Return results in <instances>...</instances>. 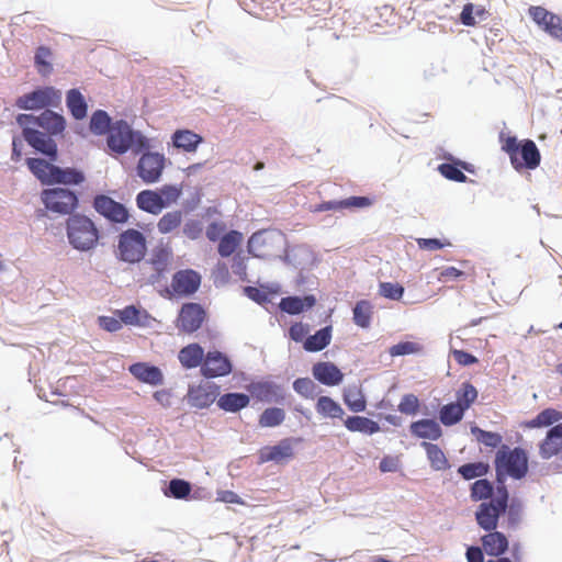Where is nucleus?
I'll list each match as a JSON object with an SVG mask.
<instances>
[{
	"label": "nucleus",
	"instance_id": "nucleus-27",
	"mask_svg": "<svg viewBox=\"0 0 562 562\" xmlns=\"http://www.w3.org/2000/svg\"><path fill=\"white\" fill-rule=\"evenodd\" d=\"M315 303L316 300L313 295H306L304 297L286 296L281 300L279 306L281 311L291 315H296L306 308L313 307Z\"/></svg>",
	"mask_w": 562,
	"mask_h": 562
},
{
	"label": "nucleus",
	"instance_id": "nucleus-45",
	"mask_svg": "<svg viewBox=\"0 0 562 562\" xmlns=\"http://www.w3.org/2000/svg\"><path fill=\"white\" fill-rule=\"evenodd\" d=\"M471 498L474 502L486 501L494 497V487L486 479H480L471 485Z\"/></svg>",
	"mask_w": 562,
	"mask_h": 562
},
{
	"label": "nucleus",
	"instance_id": "nucleus-41",
	"mask_svg": "<svg viewBox=\"0 0 562 562\" xmlns=\"http://www.w3.org/2000/svg\"><path fill=\"white\" fill-rule=\"evenodd\" d=\"M85 180V176L81 171L66 168L61 169L56 167L54 169V177L52 183H64V184H79Z\"/></svg>",
	"mask_w": 562,
	"mask_h": 562
},
{
	"label": "nucleus",
	"instance_id": "nucleus-17",
	"mask_svg": "<svg viewBox=\"0 0 562 562\" xmlns=\"http://www.w3.org/2000/svg\"><path fill=\"white\" fill-rule=\"evenodd\" d=\"M23 137L34 149L48 156L52 160L56 159L57 145L48 135L34 128H24Z\"/></svg>",
	"mask_w": 562,
	"mask_h": 562
},
{
	"label": "nucleus",
	"instance_id": "nucleus-48",
	"mask_svg": "<svg viewBox=\"0 0 562 562\" xmlns=\"http://www.w3.org/2000/svg\"><path fill=\"white\" fill-rule=\"evenodd\" d=\"M157 192L160 200H162L164 209H166L177 203L182 194V188L175 184H165Z\"/></svg>",
	"mask_w": 562,
	"mask_h": 562
},
{
	"label": "nucleus",
	"instance_id": "nucleus-34",
	"mask_svg": "<svg viewBox=\"0 0 562 562\" xmlns=\"http://www.w3.org/2000/svg\"><path fill=\"white\" fill-rule=\"evenodd\" d=\"M345 426L349 431H358L362 434L372 435L380 430L376 422L364 416H349L345 420Z\"/></svg>",
	"mask_w": 562,
	"mask_h": 562
},
{
	"label": "nucleus",
	"instance_id": "nucleus-49",
	"mask_svg": "<svg viewBox=\"0 0 562 562\" xmlns=\"http://www.w3.org/2000/svg\"><path fill=\"white\" fill-rule=\"evenodd\" d=\"M458 472L465 480L481 477L488 472V465L483 462L467 463L458 469Z\"/></svg>",
	"mask_w": 562,
	"mask_h": 562
},
{
	"label": "nucleus",
	"instance_id": "nucleus-52",
	"mask_svg": "<svg viewBox=\"0 0 562 562\" xmlns=\"http://www.w3.org/2000/svg\"><path fill=\"white\" fill-rule=\"evenodd\" d=\"M472 432L475 434L476 439L486 447L496 448L502 442V436L497 432L482 430L477 427L473 428Z\"/></svg>",
	"mask_w": 562,
	"mask_h": 562
},
{
	"label": "nucleus",
	"instance_id": "nucleus-36",
	"mask_svg": "<svg viewBox=\"0 0 562 562\" xmlns=\"http://www.w3.org/2000/svg\"><path fill=\"white\" fill-rule=\"evenodd\" d=\"M182 224V212L170 211L165 213L157 222V229L160 234L167 235L176 232Z\"/></svg>",
	"mask_w": 562,
	"mask_h": 562
},
{
	"label": "nucleus",
	"instance_id": "nucleus-16",
	"mask_svg": "<svg viewBox=\"0 0 562 562\" xmlns=\"http://www.w3.org/2000/svg\"><path fill=\"white\" fill-rule=\"evenodd\" d=\"M232 371L231 361L220 351H209L205 355L201 373L205 378H217L227 375Z\"/></svg>",
	"mask_w": 562,
	"mask_h": 562
},
{
	"label": "nucleus",
	"instance_id": "nucleus-1",
	"mask_svg": "<svg viewBox=\"0 0 562 562\" xmlns=\"http://www.w3.org/2000/svg\"><path fill=\"white\" fill-rule=\"evenodd\" d=\"M66 234L71 247L79 251L93 250L100 240V231L87 215L72 214L66 221Z\"/></svg>",
	"mask_w": 562,
	"mask_h": 562
},
{
	"label": "nucleus",
	"instance_id": "nucleus-9",
	"mask_svg": "<svg viewBox=\"0 0 562 562\" xmlns=\"http://www.w3.org/2000/svg\"><path fill=\"white\" fill-rule=\"evenodd\" d=\"M166 166V158L162 154L145 151L137 162V176L145 183L158 182Z\"/></svg>",
	"mask_w": 562,
	"mask_h": 562
},
{
	"label": "nucleus",
	"instance_id": "nucleus-6",
	"mask_svg": "<svg viewBox=\"0 0 562 562\" xmlns=\"http://www.w3.org/2000/svg\"><path fill=\"white\" fill-rule=\"evenodd\" d=\"M147 243L143 233L128 228L120 234L117 241V257L120 260L135 263L146 255Z\"/></svg>",
	"mask_w": 562,
	"mask_h": 562
},
{
	"label": "nucleus",
	"instance_id": "nucleus-28",
	"mask_svg": "<svg viewBox=\"0 0 562 562\" xmlns=\"http://www.w3.org/2000/svg\"><path fill=\"white\" fill-rule=\"evenodd\" d=\"M331 341V326H326L314 335L308 336L304 342L303 348L308 352H317L325 349Z\"/></svg>",
	"mask_w": 562,
	"mask_h": 562
},
{
	"label": "nucleus",
	"instance_id": "nucleus-18",
	"mask_svg": "<svg viewBox=\"0 0 562 562\" xmlns=\"http://www.w3.org/2000/svg\"><path fill=\"white\" fill-rule=\"evenodd\" d=\"M312 372L318 382L328 386L338 385L344 379L342 372L331 362H317Z\"/></svg>",
	"mask_w": 562,
	"mask_h": 562
},
{
	"label": "nucleus",
	"instance_id": "nucleus-61",
	"mask_svg": "<svg viewBox=\"0 0 562 562\" xmlns=\"http://www.w3.org/2000/svg\"><path fill=\"white\" fill-rule=\"evenodd\" d=\"M342 209H362L368 207L372 204V200L367 196H350L345 200H340Z\"/></svg>",
	"mask_w": 562,
	"mask_h": 562
},
{
	"label": "nucleus",
	"instance_id": "nucleus-38",
	"mask_svg": "<svg viewBox=\"0 0 562 562\" xmlns=\"http://www.w3.org/2000/svg\"><path fill=\"white\" fill-rule=\"evenodd\" d=\"M315 407L317 413L326 418H341L344 415L341 406L329 396H319Z\"/></svg>",
	"mask_w": 562,
	"mask_h": 562
},
{
	"label": "nucleus",
	"instance_id": "nucleus-47",
	"mask_svg": "<svg viewBox=\"0 0 562 562\" xmlns=\"http://www.w3.org/2000/svg\"><path fill=\"white\" fill-rule=\"evenodd\" d=\"M285 418L284 411L278 407L267 408L259 418L261 427H276L283 423Z\"/></svg>",
	"mask_w": 562,
	"mask_h": 562
},
{
	"label": "nucleus",
	"instance_id": "nucleus-64",
	"mask_svg": "<svg viewBox=\"0 0 562 562\" xmlns=\"http://www.w3.org/2000/svg\"><path fill=\"white\" fill-rule=\"evenodd\" d=\"M551 36L562 41V19L558 15H553V19L549 22L548 32Z\"/></svg>",
	"mask_w": 562,
	"mask_h": 562
},
{
	"label": "nucleus",
	"instance_id": "nucleus-26",
	"mask_svg": "<svg viewBox=\"0 0 562 562\" xmlns=\"http://www.w3.org/2000/svg\"><path fill=\"white\" fill-rule=\"evenodd\" d=\"M136 205L139 210L158 215L164 210L162 200L154 190H143L136 195Z\"/></svg>",
	"mask_w": 562,
	"mask_h": 562
},
{
	"label": "nucleus",
	"instance_id": "nucleus-24",
	"mask_svg": "<svg viewBox=\"0 0 562 562\" xmlns=\"http://www.w3.org/2000/svg\"><path fill=\"white\" fill-rule=\"evenodd\" d=\"M203 142V137L190 130H178L172 135V144L176 148L187 153H193Z\"/></svg>",
	"mask_w": 562,
	"mask_h": 562
},
{
	"label": "nucleus",
	"instance_id": "nucleus-62",
	"mask_svg": "<svg viewBox=\"0 0 562 562\" xmlns=\"http://www.w3.org/2000/svg\"><path fill=\"white\" fill-rule=\"evenodd\" d=\"M307 333H308V325L303 324L301 322L292 324L289 329L290 338L296 342L303 341L305 336L307 335Z\"/></svg>",
	"mask_w": 562,
	"mask_h": 562
},
{
	"label": "nucleus",
	"instance_id": "nucleus-21",
	"mask_svg": "<svg viewBox=\"0 0 562 562\" xmlns=\"http://www.w3.org/2000/svg\"><path fill=\"white\" fill-rule=\"evenodd\" d=\"M481 541L484 551L491 557H501L507 551L509 544L507 537L496 529L487 531V533L481 538Z\"/></svg>",
	"mask_w": 562,
	"mask_h": 562
},
{
	"label": "nucleus",
	"instance_id": "nucleus-58",
	"mask_svg": "<svg viewBox=\"0 0 562 562\" xmlns=\"http://www.w3.org/2000/svg\"><path fill=\"white\" fill-rule=\"evenodd\" d=\"M203 232L202 223L198 220H189L182 227V233L186 237L191 240H195L201 237Z\"/></svg>",
	"mask_w": 562,
	"mask_h": 562
},
{
	"label": "nucleus",
	"instance_id": "nucleus-33",
	"mask_svg": "<svg viewBox=\"0 0 562 562\" xmlns=\"http://www.w3.org/2000/svg\"><path fill=\"white\" fill-rule=\"evenodd\" d=\"M422 447L425 449L430 467L434 470L445 471L449 469V461L438 445L424 441L422 442Z\"/></svg>",
	"mask_w": 562,
	"mask_h": 562
},
{
	"label": "nucleus",
	"instance_id": "nucleus-22",
	"mask_svg": "<svg viewBox=\"0 0 562 562\" xmlns=\"http://www.w3.org/2000/svg\"><path fill=\"white\" fill-rule=\"evenodd\" d=\"M413 436L420 439L438 440L442 436V429L435 419H419L409 425Z\"/></svg>",
	"mask_w": 562,
	"mask_h": 562
},
{
	"label": "nucleus",
	"instance_id": "nucleus-20",
	"mask_svg": "<svg viewBox=\"0 0 562 562\" xmlns=\"http://www.w3.org/2000/svg\"><path fill=\"white\" fill-rule=\"evenodd\" d=\"M562 451V423L553 426L539 446L540 456L550 459Z\"/></svg>",
	"mask_w": 562,
	"mask_h": 562
},
{
	"label": "nucleus",
	"instance_id": "nucleus-50",
	"mask_svg": "<svg viewBox=\"0 0 562 562\" xmlns=\"http://www.w3.org/2000/svg\"><path fill=\"white\" fill-rule=\"evenodd\" d=\"M142 312L134 305L125 306L123 310L117 311V316L122 323L126 325H142Z\"/></svg>",
	"mask_w": 562,
	"mask_h": 562
},
{
	"label": "nucleus",
	"instance_id": "nucleus-55",
	"mask_svg": "<svg viewBox=\"0 0 562 562\" xmlns=\"http://www.w3.org/2000/svg\"><path fill=\"white\" fill-rule=\"evenodd\" d=\"M440 173L452 181L464 182L467 180V176L454 165L452 164H441L438 167Z\"/></svg>",
	"mask_w": 562,
	"mask_h": 562
},
{
	"label": "nucleus",
	"instance_id": "nucleus-10",
	"mask_svg": "<svg viewBox=\"0 0 562 562\" xmlns=\"http://www.w3.org/2000/svg\"><path fill=\"white\" fill-rule=\"evenodd\" d=\"M206 312L199 303H184L178 314L176 327L186 334L200 329L205 321Z\"/></svg>",
	"mask_w": 562,
	"mask_h": 562
},
{
	"label": "nucleus",
	"instance_id": "nucleus-12",
	"mask_svg": "<svg viewBox=\"0 0 562 562\" xmlns=\"http://www.w3.org/2000/svg\"><path fill=\"white\" fill-rule=\"evenodd\" d=\"M201 280V274L193 269L179 270L171 279L172 294L179 297L191 296L199 290Z\"/></svg>",
	"mask_w": 562,
	"mask_h": 562
},
{
	"label": "nucleus",
	"instance_id": "nucleus-42",
	"mask_svg": "<svg viewBox=\"0 0 562 562\" xmlns=\"http://www.w3.org/2000/svg\"><path fill=\"white\" fill-rule=\"evenodd\" d=\"M111 127V117L105 111L97 110L93 112L90 119V131L94 135H109Z\"/></svg>",
	"mask_w": 562,
	"mask_h": 562
},
{
	"label": "nucleus",
	"instance_id": "nucleus-56",
	"mask_svg": "<svg viewBox=\"0 0 562 562\" xmlns=\"http://www.w3.org/2000/svg\"><path fill=\"white\" fill-rule=\"evenodd\" d=\"M315 387V383L308 378H299L293 383L294 391L304 397H312Z\"/></svg>",
	"mask_w": 562,
	"mask_h": 562
},
{
	"label": "nucleus",
	"instance_id": "nucleus-25",
	"mask_svg": "<svg viewBox=\"0 0 562 562\" xmlns=\"http://www.w3.org/2000/svg\"><path fill=\"white\" fill-rule=\"evenodd\" d=\"M37 126L45 130L49 135L61 134L66 127V121L63 115L50 110H45L36 117Z\"/></svg>",
	"mask_w": 562,
	"mask_h": 562
},
{
	"label": "nucleus",
	"instance_id": "nucleus-29",
	"mask_svg": "<svg viewBox=\"0 0 562 562\" xmlns=\"http://www.w3.org/2000/svg\"><path fill=\"white\" fill-rule=\"evenodd\" d=\"M66 104L74 119L82 120L87 116L88 105L85 97L78 89H70L67 92Z\"/></svg>",
	"mask_w": 562,
	"mask_h": 562
},
{
	"label": "nucleus",
	"instance_id": "nucleus-51",
	"mask_svg": "<svg viewBox=\"0 0 562 562\" xmlns=\"http://www.w3.org/2000/svg\"><path fill=\"white\" fill-rule=\"evenodd\" d=\"M191 492V485L189 482L181 479H173L169 483V494L170 496L182 499L189 496Z\"/></svg>",
	"mask_w": 562,
	"mask_h": 562
},
{
	"label": "nucleus",
	"instance_id": "nucleus-43",
	"mask_svg": "<svg viewBox=\"0 0 562 562\" xmlns=\"http://www.w3.org/2000/svg\"><path fill=\"white\" fill-rule=\"evenodd\" d=\"M344 401L348 408L355 413L363 412L367 407L364 395L361 390L356 386L349 387L345 391Z\"/></svg>",
	"mask_w": 562,
	"mask_h": 562
},
{
	"label": "nucleus",
	"instance_id": "nucleus-19",
	"mask_svg": "<svg viewBox=\"0 0 562 562\" xmlns=\"http://www.w3.org/2000/svg\"><path fill=\"white\" fill-rule=\"evenodd\" d=\"M130 372L138 381L150 385H160L164 382V375L161 370L146 362H136L130 367Z\"/></svg>",
	"mask_w": 562,
	"mask_h": 562
},
{
	"label": "nucleus",
	"instance_id": "nucleus-15",
	"mask_svg": "<svg viewBox=\"0 0 562 562\" xmlns=\"http://www.w3.org/2000/svg\"><path fill=\"white\" fill-rule=\"evenodd\" d=\"M220 394V386L214 382H204L191 386L188 391V402L196 408H205L213 404Z\"/></svg>",
	"mask_w": 562,
	"mask_h": 562
},
{
	"label": "nucleus",
	"instance_id": "nucleus-13",
	"mask_svg": "<svg viewBox=\"0 0 562 562\" xmlns=\"http://www.w3.org/2000/svg\"><path fill=\"white\" fill-rule=\"evenodd\" d=\"M173 259V252L169 246H156L148 260L153 273L148 277V283L155 285L165 279L166 272Z\"/></svg>",
	"mask_w": 562,
	"mask_h": 562
},
{
	"label": "nucleus",
	"instance_id": "nucleus-63",
	"mask_svg": "<svg viewBox=\"0 0 562 562\" xmlns=\"http://www.w3.org/2000/svg\"><path fill=\"white\" fill-rule=\"evenodd\" d=\"M100 326L108 331H117L122 328L121 319H116L111 316H101L99 318Z\"/></svg>",
	"mask_w": 562,
	"mask_h": 562
},
{
	"label": "nucleus",
	"instance_id": "nucleus-31",
	"mask_svg": "<svg viewBox=\"0 0 562 562\" xmlns=\"http://www.w3.org/2000/svg\"><path fill=\"white\" fill-rule=\"evenodd\" d=\"M243 234L238 231L232 229L225 233L218 240L217 251L221 257L232 256L243 243Z\"/></svg>",
	"mask_w": 562,
	"mask_h": 562
},
{
	"label": "nucleus",
	"instance_id": "nucleus-39",
	"mask_svg": "<svg viewBox=\"0 0 562 562\" xmlns=\"http://www.w3.org/2000/svg\"><path fill=\"white\" fill-rule=\"evenodd\" d=\"M464 409L454 403L443 405L439 411V419L445 426H452L462 420Z\"/></svg>",
	"mask_w": 562,
	"mask_h": 562
},
{
	"label": "nucleus",
	"instance_id": "nucleus-35",
	"mask_svg": "<svg viewBox=\"0 0 562 562\" xmlns=\"http://www.w3.org/2000/svg\"><path fill=\"white\" fill-rule=\"evenodd\" d=\"M53 52L47 46H40L34 56V65L37 70V72L43 76L47 77L53 72Z\"/></svg>",
	"mask_w": 562,
	"mask_h": 562
},
{
	"label": "nucleus",
	"instance_id": "nucleus-30",
	"mask_svg": "<svg viewBox=\"0 0 562 562\" xmlns=\"http://www.w3.org/2000/svg\"><path fill=\"white\" fill-rule=\"evenodd\" d=\"M29 169L42 183H52L56 166L41 158H27Z\"/></svg>",
	"mask_w": 562,
	"mask_h": 562
},
{
	"label": "nucleus",
	"instance_id": "nucleus-11",
	"mask_svg": "<svg viewBox=\"0 0 562 562\" xmlns=\"http://www.w3.org/2000/svg\"><path fill=\"white\" fill-rule=\"evenodd\" d=\"M92 205L100 215L112 223L124 224L128 221L127 209L105 194L95 195Z\"/></svg>",
	"mask_w": 562,
	"mask_h": 562
},
{
	"label": "nucleus",
	"instance_id": "nucleus-8",
	"mask_svg": "<svg viewBox=\"0 0 562 562\" xmlns=\"http://www.w3.org/2000/svg\"><path fill=\"white\" fill-rule=\"evenodd\" d=\"M61 101V92L54 87L38 88L19 97L15 106L21 110H38L46 106H57Z\"/></svg>",
	"mask_w": 562,
	"mask_h": 562
},
{
	"label": "nucleus",
	"instance_id": "nucleus-14",
	"mask_svg": "<svg viewBox=\"0 0 562 562\" xmlns=\"http://www.w3.org/2000/svg\"><path fill=\"white\" fill-rule=\"evenodd\" d=\"M301 438H285L278 445L266 446L259 450V462H276L282 463L291 460L294 457L293 443L300 442Z\"/></svg>",
	"mask_w": 562,
	"mask_h": 562
},
{
	"label": "nucleus",
	"instance_id": "nucleus-60",
	"mask_svg": "<svg viewBox=\"0 0 562 562\" xmlns=\"http://www.w3.org/2000/svg\"><path fill=\"white\" fill-rule=\"evenodd\" d=\"M419 350V347L416 342L412 341H404L398 342L390 348V355L395 356H404L417 352Z\"/></svg>",
	"mask_w": 562,
	"mask_h": 562
},
{
	"label": "nucleus",
	"instance_id": "nucleus-57",
	"mask_svg": "<svg viewBox=\"0 0 562 562\" xmlns=\"http://www.w3.org/2000/svg\"><path fill=\"white\" fill-rule=\"evenodd\" d=\"M227 226L222 221H214L206 227L205 235L210 241H217L221 237L227 233Z\"/></svg>",
	"mask_w": 562,
	"mask_h": 562
},
{
	"label": "nucleus",
	"instance_id": "nucleus-53",
	"mask_svg": "<svg viewBox=\"0 0 562 562\" xmlns=\"http://www.w3.org/2000/svg\"><path fill=\"white\" fill-rule=\"evenodd\" d=\"M419 400L416 395L409 393L403 395L400 404L398 411L405 415H415L419 411Z\"/></svg>",
	"mask_w": 562,
	"mask_h": 562
},
{
	"label": "nucleus",
	"instance_id": "nucleus-54",
	"mask_svg": "<svg viewBox=\"0 0 562 562\" xmlns=\"http://www.w3.org/2000/svg\"><path fill=\"white\" fill-rule=\"evenodd\" d=\"M380 294L386 299L400 300L404 294V288L398 283L382 282L380 284Z\"/></svg>",
	"mask_w": 562,
	"mask_h": 562
},
{
	"label": "nucleus",
	"instance_id": "nucleus-46",
	"mask_svg": "<svg viewBox=\"0 0 562 562\" xmlns=\"http://www.w3.org/2000/svg\"><path fill=\"white\" fill-rule=\"evenodd\" d=\"M456 396V403L459 404L464 411H467L476 401L477 391L473 384L470 382H464L457 391Z\"/></svg>",
	"mask_w": 562,
	"mask_h": 562
},
{
	"label": "nucleus",
	"instance_id": "nucleus-32",
	"mask_svg": "<svg viewBox=\"0 0 562 562\" xmlns=\"http://www.w3.org/2000/svg\"><path fill=\"white\" fill-rule=\"evenodd\" d=\"M249 396L244 393H226L217 400V405L225 412H238L249 404Z\"/></svg>",
	"mask_w": 562,
	"mask_h": 562
},
{
	"label": "nucleus",
	"instance_id": "nucleus-5",
	"mask_svg": "<svg viewBox=\"0 0 562 562\" xmlns=\"http://www.w3.org/2000/svg\"><path fill=\"white\" fill-rule=\"evenodd\" d=\"M509 494L506 485H497L494 497L479 505L475 512L476 524L485 531H493L498 526L501 515L506 513Z\"/></svg>",
	"mask_w": 562,
	"mask_h": 562
},
{
	"label": "nucleus",
	"instance_id": "nucleus-37",
	"mask_svg": "<svg viewBox=\"0 0 562 562\" xmlns=\"http://www.w3.org/2000/svg\"><path fill=\"white\" fill-rule=\"evenodd\" d=\"M352 313L355 324L361 328H368L373 315V305L368 300L358 301Z\"/></svg>",
	"mask_w": 562,
	"mask_h": 562
},
{
	"label": "nucleus",
	"instance_id": "nucleus-7",
	"mask_svg": "<svg viewBox=\"0 0 562 562\" xmlns=\"http://www.w3.org/2000/svg\"><path fill=\"white\" fill-rule=\"evenodd\" d=\"M41 200L48 211L63 215L69 214V216L72 215L78 205L77 195L72 191L63 188L44 190Z\"/></svg>",
	"mask_w": 562,
	"mask_h": 562
},
{
	"label": "nucleus",
	"instance_id": "nucleus-4",
	"mask_svg": "<svg viewBox=\"0 0 562 562\" xmlns=\"http://www.w3.org/2000/svg\"><path fill=\"white\" fill-rule=\"evenodd\" d=\"M497 485H505V476L522 479L528 472V458L520 448L502 446L495 457Z\"/></svg>",
	"mask_w": 562,
	"mask_h": 562
},
{
	"label": "nucleus",
	"instance_id": "nucleus-59",
	"mask_svg": "<svg viewBox=\"0 0 562 562\" xmlns=\"http://www.w3.org/2000/svg\"><path fill=\"white\" fill-rule=\"evenodd\" d=\"M416 243L420 249L435 251L450 246L449 240H441L438 238H417Z\"/></svg>",
	"mask_w": 562,
	"mask_h": 562
},
{
	"label": "nucleus",
	"instance_id": "nucleus-23",
	"mask_svg": "<svg viewBox=\"0 0 562 562\" xmlns=\"http://www.w3.org/2000/svg\"><path fill=\"white\" fill-rule=\"evenodd\" d=\"M204 358V350L196 342L189 344L178 352V360L184 369L202 367Z\"/></svg>",
	"mask_w": 562,
	"mask_h": 562
},
{
	"label": "nucleus",
	"instance_id": "nucleus-3",
	"mask_svg": "<svg viewBox=\"0 0 562 562\" xmlns=\"http://www.w3.org/2000/svg\"><path fill=\"white\" fill-rule=\"evenodd\" d=\"M502 150L510 160L513 168L520 172L524 169L533 170L539 167L541 154L531 139L518 142L516 136L501 137Z\"/></svg>",
	"mask_w": 562,
	"mask_h": 562
},
{
	"label": "nucleus",
	"instance_id": "nucleus-44",
	"mask_svg": "<svg viewBox=\"0 0 562 562\" xmlns=\"http://www.w3.org/2000/svg\"><path fill=\"white\" fill-rule=\"evenodd\" d=\"M486 14L487 11L484 7H475L473 3L469 2L462 8L460 13V22L465 26H474L476 24L474 15L483 20L486 18Z\"/></svg>",
	"mask_w": 562,
	"mask_h": 562
},
{
	"label": "nucleus",
	"instance_id": "nucleus-2",
	"mask_svg": "<svg viewBox=\"0 0 562 562\" xmlns=\"http://www.w3.org/2000/svg\"><path fill=\"white\" fill-rule=\"evenodd\" d=\"M106 143L111 151L122 155L131 150L138 155L149 148V140L140 132L134 131L130 124L119 120L112 124Z\"/></svg>",
	"mask_w": 562,
	"mask_h": 562
},
{
	"label": "nucleus",
	"instance_id": "nucleus-40",
	"mask_svg": "<svg viewBox=\"0 0 562 562\" xmlns=\"http://www.w3.org/2000/svg\"><path fill=\"white\" fill-rule=\"evenodd\" d=\"M562 419V413L554 408H546L527 423L529 428L548 427Z\"/></svg>",
	"mask_w": 562,
	"mask_h": 562
}]
</instances>
